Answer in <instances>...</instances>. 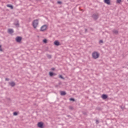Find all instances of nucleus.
<instances>
[{
    "label": "nucleus",
    "instance_id": "6ab92c4d",
    "mask_svg": "<svg viewBox=\"0 0 128 128\" xmlns=\"http://www.w3.org/2000/svg\"><path fill=\"white\" fill-rule=\"evenodd\" d=\"M122 2V0H116L117 4H120Z\"/></svg>",
    "mask_w": 128,
    "mask_h": 128
},
{
    "label": "nucleus",
    "instance_id": "bb28decb",
    "mask_svg": "<svg viewBox=\"0 0 128 128\" xmlns=\"http://www.w3.org/2000/svg\"><path fill=\"white\" fill-rule=\"evenodd\" d=\"M0 52H2V46L0 45Z\"/></svg>",
    "mask_w": 128,
    "mask_h": 128
},
{
    "label": "nucleus",
    "instance_id": "5701e85b",
    "mask_svg": "<svg viewBox=\"0 0 128 128\" xmlns=\"http://www.w3.org/2000/svg\"><path fill=\"white\" fill-rule=\"evenodd\" d=\"M96 124H100V121H98V120H96Z\"/></svg>",
    "mask_w": 128,
    "mask_h": 128
},
{
    "label": "nucleus",
    "instance_id": "7c9ffc66",
    "mask_svg": "<svg viewBox=\"0 0 128 128\" xmlns=\"http://www.w3.org/2000/svg\"><path fill=\"white\" fill-rule=\"evenodd\" d=\"M55 68H52V70H54Z\"/></svg>",
    "mask_w": 128,
    "mask_h": 128
},
{
    "label": "nucleus",
    "instance_id": "a211bd4d",
    "mask_svg": "<svg viewBox=\"0 0 128 128\" xmlns=\"http://www.w3.org/2000/svg\"><path fill=\"white\" fill-rule=\"evenodd\" d=\"M43 42H44V44H46V42H48V40H47L46 39H44V40H43Z\"/></svg>",
    "mask_w": 128,
    "mask_h": 128
},
{
    "label": "nucleus",
    "instance_id": "20e7f679",
    "mask_svg": "<svg viewBox=\"0 0 128 128\" xmlns=\"http://www.w3.org/2000/svg\"><path fill=\"white\" fill-rule=\"evenodd\" d=\"M48 28V26L46 25H44L42 26L40 28L41 32H44Z\"/></svg>",
    "mask_w": 128,
    "mask_h": 128
},
{
    "label": "nucleus",
    "instance_id": "4468645a",
    "mask_svg": "<svg viewBox=\"0 0 128 128\" xmlns=\"http://www.w3.org/2000/svg\"><path fill=\"white\" fill-rule=\"evenodd\" d=\"M49 76H56V74L54 73L53 72H50Z\"/></svg>",
    "mask_w": 128,
    "mask_h": 128
},
{
    "label": "nucleus",
    "instance_id": "9b49d317",
    "mask_svg": "<svg viewBox=\"0 0 128 128\" xmlns=\"http://www.w3.org/2000/svg\"><path fill=\"white\" fill-rule=\"evenodd\" d=\"M104 2L106 4H110V0H104Z\"/></svg>",
    "mask_w": 128,
    "mask_h": 128
},
{
    "label": "nucleus",
    "instance_id": "2f4dec72",
    "mask_svg": "<svg viewBox=\"0 0 128 128\" xmlns=\"http://www.w3.org/2000/svg\"><path fill=\"white\" fill-rule=\"evenodd\" d=\"M70 110H72V107H70Z\"/></svg>",
    "mask_w": 128,
    "mask_h": 128
},
{
    "label": "nucleus",
    "instance_id": "473e14b6",
    "mask_svg": "<svg viewBox=\"0 0 128 128\" xmlns=\"http://www.w3.org/2000/svg\"><path fill=\"white\" fill-rule=\"evenodd\" d=\"M120 108H122V107L121 106Z\"/></svg>",
    "mask_w": 128,
    "mask_h": 128
},
{
    "label": "nucleus",
    "instance_id": "c756f323",
    "mask_svg": "<svg viewBox=\"0 0 128 128\" xmlns=\"http://www.w3.org/2000/svg\"><path fill=\"white\" fill-rule=\"evenodd\" d=\"M67 116H68V118H72V116H70V115H67Z\"/></svg>",
    "mask_w": 128,
    "mask_h": 128
},
{
    "label": "nucleus",
    "instance_id": "7ed1b4c3",
    "mask_svg": "<svg viewBox=\"0 0 128 128\" xmlns=\"http://www.w3.org/2000/svg\"><path fill=\"white\" fill-rule=\"evenodd\" d=\"M14 26H16V28H20V22L18 20H16L14 24Z\"/></svg>",
    "mask_w": 128,
    "mask_h": 128
},
{
    "label": "nucleus",
    "instance_id": "9d476101",
    "mask_svg": "<svg viewBox=\"0 0 128 128\" xmlns=\"http://www.w3.org/2000/svg\"><path fill=\"white\" fill-rule=\"evenodd\" d=\"M102 98L103 100H106V98H108V95L106 94H103L102 96Z\"/></svg>",
    "mask_w": 128,
    "mask_h": 128
},
{
    "label": "nucleus",
    "instance_id": "6e6552de",
    "mask_svg": "<svg viewBox=\"0 0 128 128\" xmlns=\"http://www.w3.org/2000/svg\"><path fill=\"white\" fill-rule=\"evenodd\" d=\"M54 46H60V43L58 40H56L54 42Z\"/></svg>",
    "mask_w": 128,
    "mask_h": 128
},
{
    "label": "nucleus",
    "instance_id": "a878e982",
    "mask_svg": "<svg viewBox=\"0 0 128 128\" xmlns=\"http://www.w3.org/2000/svg\"><path fill=\"white\" fill-rule=\"evenodd\" d=\"M58 4H61L62 2H60V1H58Z\"/></svg>",
    "mask_w": 128,
    "mask_h": 128
},
{
    "label": "nucleus",
    "instance_id": "f8f14e48",
    "mask_svg": "<svg viewBox=\"0 0 128 128\" xmlns=\"http://www.w3.org/2000/svg\"><path fill=\"white\" fill-rule=\"evenodd\" d=\"M8 34H14V30L8 29Z\"/></svg>",
    "mask_w": 128,
    "mask_h": 128
},
{
    "label": "nucleus",
    "instance_id": "f03ea898",
    "mask_svg": "<svg viewBox=\"0 0 128 128\" xmlns=\"http://www.w3.org/2000/svg\"><path fill=\"white\" fill-rule=\"evenodd\" d=\"M38 20H34L32 22L33 28H36V26H38Z\"/></svg>",
    "mask_w": 128,
    "mask_h": 128
},
{
    "label": "nucleus",
    "instance_id": "dca6fc26",
    "mask_svg": "<svg viewBox=\"0 0 128 128\" xmlns=\"http://www.w3.org/2000/svg\"><path fill=\"white\" fill-rule=\"evenodd\" d=\"M112 32L115 34H118V30H112Z\"/></svg>",
    "mask_w": 128,
    "mask_h": 128
},
{
    "label": "nucleus",
    "instance_id": "c85d7f7f",
    "mask_svg": "<svg viewBox=\"0 0 128 128\" xmlns=\"http://www.w3.org/2000/svg\"><path fill=\"white\" fill-rule=\"evenodd\" d=\"M85 32H88V29L85 28Z\"/></svg>",
    "mask_w": 128,
    "mask_h": 128
},
{
    "label": "nucleus",
    "instance_id": "72a5a7b5",
    "mask_svg": "<svg viewBox=\"0 0 128 128\" xmlns=\"http://www.w3.org/2000/svg\"><path fill=\"white\" fill-rule=\"evenodd\" d=\"M8 100H10V98H8Z\"/></svg>",
    "mask_w": 128,
    "mask_h": 128
},
{
    "label": "nucleus",
    "instance_id": "39448f33",
    "mask_svg": "<svg viewBox=\"0 0 128 128\" xmlns=\"http://www.w3.org/2000/svg\"><path fill=\"white\" fill-rule=\"evenodd\" d=\"M92 18H94V19L95 20H98V14H93L92 15Z\"/></svg>",
    "mask_w": 128,
    "mask_h": 128
},
{
    "label": "nucleus",
    "instance_id": "ddd939ff",
    "mask_svg": "<svg viewBox=\"0 0 128 128\" xmlns=\"http://www.w3.org/2000/svg\"><path fill=\"white\" fill-rule=\"evenodd\" d=\"M66 92L65 91H61L60 92L61 96H66Z\"/></svg>",
    "mask_w": 128,
    "mask_h": 128
},
{
    "label": "nucleus",
    "instance_id": "f257e3e1",
    "mask_svg": "<svg viewBox=\"0 0 128 128\" xmlns=\"http://www.w3.org/2000/svg\"><path fill=\"white\" fill-rule=\"evenodd\" d=\"M92 58H94V60H96V58H100V54L96 52H94L92 53Z\"/></svg>",
    "mask_w": 128,
    "mask_h": 128
},
{
    "label": "nucleus",
    "instance_id": "412c9836",
    "mask_svg": "<svg viewBox=\"0 0 128 128\" xmlns=\"http://www.w3.org/2000/svg\"><path fill=\"white\" fill-rule=\"evenodd\" d=\"M70 100L71 102H74L75 100L74 98H70Z\"/></svg>",
    "mask_w": 128,
    "mask_h": 128
},
{
    "label": "nucleus",
    "instance_id": "cd10ccee",
    "mask_svg": "<svg viewBox=\"0 0 128 128\" xmlns=\"http://www.w3.org/2000/svg\"><path fill=\"white\" fill-rule=\"evenodd\" d=\"M83 114H84V116H86V112H84Z\"/></svg>",
    "mask_w": 128,
    "mask_h": 128
},
{
    "label": "nucleus",
    "instance_id": "423d86ee",
    "mask_svg": "<svg viewBox=\"0 0 128 128\" xmlns=\"http://www.w3.org/2000/svg\"><path fill=\"white\" fill-rule=\"evenodd\" d=\"M38 128H44V123L42 122H38Z\"/></svg>",
    "mask_w": 128,
    "mask_h": 128
},
{
    "label": "nucleus",
    "instance_id": "b1692460",
    "mask_svg": "<svg viewBox=\"0 0 128 128\" xmlns=\"http://www.w3.org/2000/svg\"><path fill=\"white\" fill-rule=\"evenodd\" d=\"M99 44H104V41L102 40H100L99 41Z\"/></svg>",
    "mask_w": 128,
    "mask_h": 128
},
{
    "label": "nucleus",
    "instance_id": "4be33fe9",
    "mask_svg": "<svg viewBox=\"0 0 128 128\" xmlns=\"http://www.w3.org/2000/svg\"><path fill=\"white\" fill-rule=\"evenodd\" d=\"M14 116H18V112H15L13 113Z\"/></svg>",
    "mask_w": 128,
    "mask_h": 128
},
{
    "label": "nucleus",
    "instance_id": "393cba45",
    "mask_svg": "<svg viewBox=\"0 0 128 128\" xmlns=\"http://www.w3.org/2000/svg\"><path fill=\"white\" fill-rule=\"evenodd\" d=\"M5 80L8 82V80H10V78H5Z\"/></svg>",
    "mask_w": 128,
    "mask_h": 128
},
{
    "label": "nucleus",
    "instance_id": "1a4fd4ad",
    "mask_svg": "<svg viewBox=\"0 0 128 128\" xmlns=\"http://www.w3.org/2000/svg\"><path fill=\"white\" fill-rule=\"evenodd\" d=\"M9 84L10 86H12V88H14V86H16V83L14 82H9Z\"/></svg>",
    "mask_w": 128,
    "mask_h": 128
},
{
    "label": "nucleus",
    "instance_id": "0eeeda50",
    "mask_svg": "<svg viewBox=\"0 0 128 128\" xmlns=\"http://www.w3.org/2000/svg\"><path fill=\"white\" fill-rule=\"evenodd\" d=\"M22 37L20 36H17L16 38V40L17 42H22Z\"/></svg>",
    "mask_w": 128,
    "mask_h": 128
},
{
    "label": "nucleus",
    "instance_id": "aec40b11",
    "mask_svg": "<svg viewBox=\"0 0 128 128\" xmlns=\"http://www.w3.org/2000/svg\"><path fill=\"white\" fill-rule=\"evenodd\" d=\"M59 78H62V80H64V76H62V75H60L59 76Z\"/></svg>",
    "mask_w": 128,
    "mask_h": 128
},
{
    "label": "nucleus",
    "instance_id": "2eb2a0df",
    "mask_svg": "<svg viewBox=\"0 0 128 128\" xmlns=\"http://www.w3.org/2000/svg\"><path fill=\"white\" fill-rule=\"evenodd\" d=\"M8 8H11V10H14V6H12V4H8L7 5Z\"/></svg>",
    "mask_w": 128,
    "mask_h": 128
},
{
    "label": "nucleus",
    "instance_id": "f3484780",
    "mask_svg": "<svg viewBox=\"0 0 128 128\" xmlns=\"http://www.w3.org/2000/svg\"><path fill=\"white\" fill-rule=\"evenodd\" d=\"M46 56H47V58H48L49 59L52 58V55H50V54H46Z\"/></svg>",
    "mask_w": 128,
    "mask_h": 128
}]
</instances>
